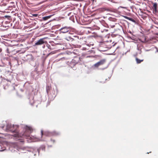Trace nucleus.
<instances>
[{
  "mask_svg": "<svg viewBox=\"0 0 158 158\" xmlns=\"http://www.w3.org/2000/svg\"><path fill=\"white\" fill-rule=\"evenodd\" d=\"M129 32L131 34H132L131 32V31H129Z\"/></svg>",
  "mask_w": 158,
  "mask_h": 158,
  "instance_id": "nucleus-25",
  "label": "nucleus"
},
{
  "mask_svg": "<svg viewBox=\"0 0 158 158\" xmlns=\"http://www.w3.org/2000/svg\"><path fill=\"white\" fill-rule=\"evenodd\" d=\"M106 41V43H105V44L106 46V48H111L112 47H114L117 43L116 42L114 43V42H112V40H108Z\"/></svg>",
  "mask_w": 158,
  "mask_h": 158,
  "instance_id": "nucleus-3",
  "label": "nucleus"
},
{
  "mask_svg": "<svg viewBox=\"0 0 158 158\" xmlns=\"http://www.w3.org/2000/svg\"><path fill=\"white\" fill-rule=\"evenodd\" d=\"M114 25H111L110 26H111V27L112 28H114L115 27H114Z\"/></svg>",
  "mask_w": 158,
  "mask_h": 158,
  "instance_id": "nucleus-20",
  "label": "nucleus"
},
{
  "mask_svg": "<svg viewBox=\"0 0 158 158\" xmlns=\"http://www.w3.org/2000/svg\"><path fill=\"white\" fill-rule=\"evenodd\" d=\"M86 44L89 46L91 45L93 46L94 45V43L93 42H90L89 44Z\"/></svg>",
  "mask_w": 158,
  "mask_h": 158,
  "instance_id": "nucleus-16",
  "label": "nucleus"
},
{
  "mask_svg": "<svg viewBox=\"0 0 158 158\" xmlns=\"http://www.w3.org/2000/svg\"><path fill=\"white\" fill-rule=\"evenodd\" d=\"M25 131L23 134V136L28 137L29 136V134L33 131V129L31 127L26 126L25 127Z\"/></svg>",
  "mask_w": 158,
  "mask_h": 158,
  "instance_id": "nucleus-2",
  "label": "nucleus"
},
{
  "mask_svg": "<svg viewBox=\"0 0 158 158\" xmlns=\"http://www.w3.org/2000/svg\"><path fill=\"white\" fill-rule=\"evenodd\" d=\"M105 43H106V41H101L99 42V45L100 46L102 47H106V46L105 44Z\"/></svg>",
  "mask_w": 158,
  "mask_h": 158,
  "instance_id": "nucleus-10",
  "label": "nucleus"
},
{
  "mask_svg": "<svg viewBox=\"0 0 158 158\" xmlns=\"http://www.w3.org/2000/svg\"><path fill=\"white\" fill-rule=\"evenodd\" d=\"M23 36L24 37V38L29 39L27 35H23Z\"/></svg>",
  "mask_w": 158,
  "mask_h": 158,
  "instance_id": "nucleus-17",
  "label": "nucleus"
},
{
  "mask_svg": "<svg viewBox=\"0 0 158 158\" xmlns=\"http://www.w3.org/2000/svg\"><path fill=\"white\" fill-rule=\"evenodd\" d=\"M14 128V125L12 126L11 125L8 124L6 126V129L12 132L15 133L13 135V136L15 137H19V134L18 131L16 130H13L11 129L12 127Z\"/></svg>",
  "mask_w": 158,
  "mask_h": 158,
  "instance_id": "nucleus-1",
  "label": "nucleus"
},
{
  "mask_svg": "<svg viewBox=\"0 0 158 158\" xmlns=\"http://www.w3.org/2000/svg\"><path fill=\"white\" fill-rule=\"evenodd\" d=\"M16 41V40H13L12 41H11V42H15Z\"/></svg>",
  "mask_w": 158,
  "mask_h": 158,
  "instance_id": "nucleus-22",
  "label": "nucleus"
},
{
  "mask_svg": "<svg viewBox=\"0 0 158 158\" xmlns=\"http://www.w3.org/2000/svg\"><path fill=\"white\" fill-rule=\"evenodd\" d=\"M33 15L35 16H36L37 15V14H34V15Z\"/></svg>",
  "mask_w": 158,
  "mask_h": 158,
  "instance_id": "nucleus-23",
  "label": "nucleus"
},
{
  "mask_svg": "<svg viewBox=\"0 0 158 158\" xmlns=\"http://www.w3.org/2000/svg\"><path fill=\"white\" fill-rule=\"evenodd\" d=\"M70 28L69 27H67V26H65L64 27L61 28L60 29V31L62 33H65L68 32Z\"/></svg>",
  "mask_w": 158,
  "mask_h": 158,
  "instance_id": "nucleus-5",
  "label": "nucleus"
},
{
  "mask_svg": "<svg viewBox=\"0 0 158 158\" xmlns=\"http://www.w3.org/2000/svg\"><path fill=\"white\" fill-rule=\"evenodd\" d=\"M24 38H23V40H24Z\"/></svg>",
  "mask_w": 158,
  "mask_h": 158,
  "instance_id": "nucleus-30",
  "label": "nucleus"
},
{
  "mask_svg": "<svg viewBox=\"0 0 158 158\" xmlns=\"http://www.w3.org/2000/svg\"><path fill=\"white\" fill-rule=\"evenodd\" d=\"M131 38L132 40H134L133 39H132V38Z\"/></svg>",
  "mask_w": 158,
  "mask_h": 158,
  "instance_id": "nucleus-27",
  "label": "nucleus"
},
{
  "mask_svg": "<svg viewBox=\"0 0 158 158\" xmlns=\"http://www.w3.org/2000/svg\"><path fill=\"white\" fill-rule=\"evenodd\" d=\"M17 44H13V46H15V45H17Z\"/></svg>",
  "mask_w": 158,
  "mask_h": 158,
  "instance_id": "nucleus-24",
  "label": "nucleus"
},
{
  "mask_svg": "<svg viewBox=\"0 0 158 158\" xmlns=\"http://www.w3.org/2000/svg\"><path fill=\"white\" fill-rule=\"evenodd\" d=\"M98 37L97 36V35H92L91 36V39H93V37L94 38V39H98Z\"/></svg>",
  "mask_w": 158,
  "mask_h": 158,
  "instance_id": "nucleus-14",
  "label": "nucleus"
},
{
  "mask_svg": "<svg viewBox=\"0 0 158 158\" xmlns=\"http://www.w3.org/2000/svg\"><path fill=\"white\" fill-rule=\"evenodd\" d=\"M51 141L53 142V143H54L55 142V140H54V139H51Z\"/></svg>",
  "mask_w": 158,
  "mask_h": 158,
  "instance_id": "nucleus-21",
  "label": "nucleus"
},
{
  "mask_svg": "<svg viewBox=\"0 0 158 158\" xmlns=\"http://www.w3.org/2000/svg\"><path fill=\"white\" fill-rule=\"evenodd\" d=\"M148 40H141V41L143 43H146L148 42Z\"/></svg>",
  "mask_w": 158,
  "mask_h": 158,
  "instance_id": "nucleus-18",
  "label": "nucleus"
},
{
  "mask_svg": "<svg viewBox=\"0 0 158 158\" xmlns=\"http://www.w3.org/2000/svg\"><path fill=\"white\" fill-rule=\"evenodd\" d=\"M114 27H115L114 30L115 31L120 30L122 29V26L118 23H116Z\"/></svg>",
  "mask_w": 158,
  "mask_h": 158,
  "instance_id": "nucleus-6",
  "label": "nucleus"
},
{
  "mask_svg": "<svg viewBox=\"0 0 158 158\" xmlns=\"http://www.w3.org/2000/svg\"><path fill=\"white\" fill-rule=\"evenodd\" d=\"M128 19H129V20L133 22L135 21L134 20H133L132 18H128Z\"/></svg>",
  "mask_w": 158,
  "mask_h": 158,
  "instance_id": "nucleus-19",
  "label": "nucleus"
},
{
  "mask_svg": "<svg viewBox=\"0 0 158 158\" xmlns=\"http://www.w3.org/2000/svg\"><path fill=\"white\" fill-rule=\"evenodd\" d=\"M7 40V41H10V40Z\"/></svg>",
  "mask_w": 158,
  "mask_h": 158,
  "instance_id": "nucleus-29",
  "label": "nucleus"
},
{
  "mask_svg": "<svg viewBox=\"0 0 158 158\" xmlns=\"http://www.w3.org/2000/svg\"><path fill=\"white\" fill-rule=\"evenodd\" d=\"M80 59L79 57H75L73 60V62L76 64H77L80 60Z\"/></svg>",
  "mask_w": 158,
  "mask_h": 158,
  "instance_id": "nucleus-8",
  "label": "nucleus"
},
{
  "mask_svg": "<svg viewBox=\"0 0 158 158\" xmlns=\"http://www.w3.org/2000/svg\"><path fill=\"white\" fill-rule=\"evenodd\" d=\"M24 38H23V40H24Z\"/></svg>",
  "mask_w": 158,
  "mask_h": 158,
  "instance_id": "nucleus-31",
  "label": "nucleus"
},
{
  "mask_svg": "<svg viewBox=\"0 0 158 158\" xmlns=\"http://www.w3.org/2000/svg\"><path fill=\"white\" fill-rule=\"evenodd\" d=\"M52 136H57L59 135L60 134V133L59 132L54 131H52Z\"/></svg>",
  "mask_w": 158,
  "mask_h": 158,
  "instance_id": "nucleus-11",
  "label": "nucleus"
},
{
  "mask_svg": "<svg viewBox=\"0 0 158 158\" xmlns=\"http://www.w3.org/2000/svg\"><path fill=\"white\" fill-rule=\"evenodd\" d=\"M46 42V41H44L43 40H39V41L35 43V45H41L44 43Z\"/></svg>",
  "mask_w": 158,
  "mask_h": 158,
  "instance_id": "nucleus-9",
  "label": "nucleus"
},
{
  "mask_svg": "<svg viewBox=\"0 0 158 158\" xmlns=\"http://www.w3.org/2000/svg\"><path fill=\"white\" fill-rule=\"evenodd\" d=\"M137 64H139L141 63V62H143V60H140L138 58L136 57L135 58Z\"/></svg>",
  "mask_w": 158,
  "mask_h": 158,
  "instance_id": "nucleus-13",
  "label": "nucleus"
},
{
  "mask_svg": "<svg viewBox=\"0 0 158 158\" xmlns=\"http://www.w3.org/2000/svg\"><path fill=\"white\" fill-rule=\"evenodd\" d=\"M50 17V16H48L46 17H43V19L44 20H46L48 19Z\"/></svg>",
  "mask_w": 158,
  "mask_h": 158,
  "instance_id": "nucleus-15",
  "label": "nucleus"
},
{
  "mask_svg": "<svg viewBox=\"0 0 158 158\" xmlns=\"http://www.w3.org/2000/svg\"><path fill=\"white\" fill-rule=\"evenodd\" d=\"M40 40H44V39L43 38H42V39H40Z\"/></svg>",
  "mask_w": 158,
  "mask_h": 158,
  "instance_id": "nucleus-26",
  "label": "nucleus"
},
{
  "mask_svg": "<svg viewBox=\"0 0 158 158\" xmlns=\"http://www.w3.org/2000/svg\"><path fill=\"white\" fill-rule=\"evenodd\" d=\"M112 35V36L113 37V36H113V35Z\"/></svg>",
  "mask_w": 158,
  "mask_h": 158,
  "instance_id": "nucleus-28",
  "label": "nucleus"
},
{
  "mask_svg": "<svg viewBox=\"0 0 158 158\" xmlns=\"http://www.w3.org/2000/svg\"><path fill=\"white\" fill-rule=\"evenodd\" d=\"M41 134L42 136L43 135H44L46 136H52V132H50L49 131H45L44 133L43 131H41Z\"/></svg>",
  "mask_w": 158,
  "mask_h": 158,
  "instance_id": "nucleus-7",
  "label": "nucleus"
},
{
  "mask_svg": "<svg viewBox=\"0 0 158 158\" xmlns=\"http://www.w3.org/2000/svg\"><path fill=\"white\" fill-rule=\"evenodd\" d=\"M106 60L105 59L101 60L100 61L95 63L94 65V66L95 68H98L100 66L102 65L105 63Z\"/></svg>",
  "mask_w": 158,
  "mask_h": 158,
  "instance_id": "nucleus-4",
  "label": "nucleus"
},
{
  "mask_svg": "<svg viewBox=\"0 0 158 158\" xmlns=\"http://www.w3.org/2000/svg\"><path fill=\"white\" fill-rule=\"evenodd\" d=\"M157 8V4L156 3L153 4V6L152 7V9L154 11H155V12L156 11Z\"/></svg>",
  "mask_w": 158,
  "mask_h": 158,
  "instance_id": "nucleus-12",
  "label": "nucleus"
}]
</instances>
